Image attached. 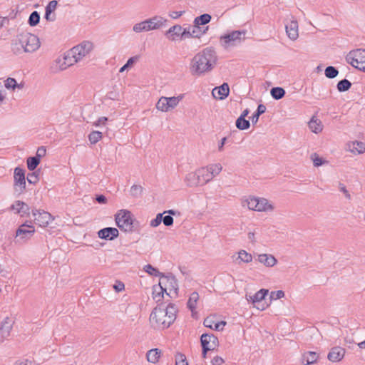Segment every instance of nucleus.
<instances>
[{"label": "nucleus", "mask_w": 365, "mask_h": 365, "mask_svg": "<svg viewBox=\"0 0 365 365\" xmlns=\"http://www.w3.org/2000/svg\"><path fill=\"white\" fill-rule=\"evenodd\" d=\"M319 354L315 351H307L303 354L302 361L304 365H311L317 361Z\"/></svg>", "instance_id": "25"}, {"label": "nucleus", "mask_w": 365, "mask_h": 365, "mask_svg": "<svg viewBox=\"0 0 365 365\" xmlns=\"http://www.w3.org/2000/svg\"><path fill=\"white\" fill-rule=\"evenodd\" d=\"M198 299V293L197 292H192L187 302V307L192 312V314L196 308V304Z\"/></svg>", "instance_id": "32"}, {"label": "nucleus", "mask_w": 365, "mask_h": 365, "mask_svg": "<svg viewBox=\"0 0 365 365\" xmlns=\"http://www.w3.org/2000/svg\"><path fill=\"white\" fill-rule=\"evenodd\" d=\"M102 133L98 130L92 131L88 135V140L91 144H96L102 138Z\"/></svg>", "instance_id": "46"}, {"label": "nucleus", "mask_w": 365, "mask_h": 365, "mask_svg": "<svg viewBox=\"0 0 365 365\" xmlns=\"http://www.w3.org/2000/svg\"><path fill=\"white\" fill-rule=\"evenodd\" d=\"M345 349L341 346H334L329 351L327 359L331 362L340 361L345 355Z\"/></svg>", "instance_id": "16"}, {"label": "nucleus", "mask_w": 365, "mask_h": 365, "mask_svg": "<svg viewBox=\"0 0 365 365\" xmlns=\"http://www.w3.org/2000/svg\"><path fill=\"white\" fill-rule=\"evenodd\" d=\"M181 40H184L187 38H192V33H191V26H188L187 28H185L183 30H182L181 32Z\"/></svg>", "instance_id": "56"}, {"label": "nucleus", "mask_w": 365, "mask_h": 365, "mask_svg": "<svg viewBox=\"0 0 365 365\" xmlns=\"http://www.w3.org/2000/svg\"><path fill=\"white\" fill-rule=\"evenodd\" d=\"M185 182L189 187L200 186L197 170L188 173L185 177Z\"/></svg>", "instance_id": "24"}, {"label": "nucleus", "mask_w": 365, "mask_h": 365, "mask_svg": "<svg viewBox=\"0 0 365 365\" xmlns=\"http://www.w3.org/2000/svg\"><path fill=\"white\" fill-rule=\"evenodd\" d=\"M247 207L250 210L256 211L257 206L258 205V197H250L247 200Z\"/></svg>", "instance_id": "52"}, {"label": "nucleus", "mask_w": 365, "mask_h": 365, "mask_svg": "<svg viewBox=\"0 0 365 365\" xmlns=\"http://www.w3.org/2000/svg\"><path fill=\"white\" fill-rule=\"evenodd\" d=\"M144 271L149 274L150 275L155 276V277H159L160 279H162L163 277H165V274L160 272L157 268L154 267L150 264H146L144 268Z\"/></svg>", "instance_id": "37"}, {"label": "nucleus", "mask_w": 365, "mask_h": 365, "mask_svg": "<svg viewBox=\"0 0 365 365\" xmlns=\"http://www.w3.org/2000/svg\"><path fill=\"white\" fill-rule=\"evenodd\" d=\"M202 357L205 359L209 351H214L219 346V340L213 334L205 333L200 336Z\"/></svg>", "instance_id": "6"}, {"label": "nucleus", "mask_w": 365, "mask_h": 365, "mask_svg": "<svg viewBox=\"0 0 365 365\" xmlns=\"http://www.w3.org/2000/svg\"><path fill=\"white\" fill-rule=\"evenodd\" d=\"M175 365H188L186 357L183 354H177L175 356Z\"/></svg>", "instance_id": "54"}, {"label": "nucleus", "mask_w": 365, "mask_h": 365, "mask_svg": "<svg viewBox=\"0 0 365 365\" xmlns=\"http://www.w3.org/2000/svg\"><path fill=\"white\" fill-rule=\"evenodd\" d=\"M351 83L347 79H342L337 83L336 88L339 92H346L351 87Z\"/></svg>", "instance_id": "41"}, {"label": "nucleus", "mask_w": 365, "mask_h": 365, "mask_svg": "<svg viewBox=\"0 0 365 365\" xmlns=\"http://www.w3.org/2000/svg\"><path fill=\"white\" fill-rule=\"evenodd\" d=\"M211 15L208 14H203L195 19L194 24L200 26H204L208 24L211 21Z\"/></svg>", "instance_id": "36"}, {"label": "nucleus", "mask_w": 365, "mask_h": 365, "mask_svg": "<svg viewBox=\"0 0 365 365\" xmlns=\"http://www.w3.org/2000/svg\"><path fill=\"white\" fill-rule=\"evenodd\" d=\"M266 109H267L266 106L264 104L260 103L258 105L256 111L253 113V115L250 118L252 123L253 124H256L257 123L259 116L265 113Z\"/></svg>", "instance_id": "34"}, {"label": "nucleus", "mask_w": 365, "mask_h": 365, "mask_svg": "<svg viewBox=\"0 0 365 365\" xmlns=\"http://www.w3.org/2000/svg\"><path fill=\"white\" fill-rule=\"evenodd\" d=\"M285 29L286 33L291 40L294 41L298 38V22L297 20H292L285 25Z\"/></svg>", "instance_id": "18"}, {"label": "nucleus", "mask_w": 365, "mask_h": 365, "mask_svg": "<svg viewBox=\"0 0 365 365\" xmlns=\"http://www.w3.org/2000/svg\"><path fill=\"white\" fill-rule=\"evenodd\" d=\"M224 362H225L224 359L221 356H215L211 360L212 365H222Z\"/></svg>", "instance_id": "62"}, {"label": "nucleus", "mask_w": 365, "mask_h": 365, "mask_svg": "<svg viewBox=\"0 0 365 365\" xmlns=\"http://www.w3.org/2000/svg\"><path fill=\"white\" fill-rule=\"evenodd\" d=\"M13 322L9 317H6L1 322L0 327V341L7 339L12 329Z\"/></svg>", "instance_id": "15"}, {"label": "nucleus", "mask_w": 365, "mask_h": 365, "mask_svg": "<svg viewBox=\"0 0 365 365\" xmlns=\"http://www.w3.org/2000/svg\"><path fill=\"white\" fill-rule=\"evenodd\" d=\"M156 108L163 112L169 111L168 106L166 104L165 97L162 96L161 98H160V99L156 103Z\"/></svg>", "instance_id": "49"}, {"label": "nucleus", "mask_w": 365, "mask_h": 365, "mask_svg": "<svg viewBox=\"0 0 365 365\" xmlns=\"http://www.w3.org/2000/svg\"><path fill=\"white\" fill-rule=\"evenodd\" d=\"M167 22V19L160 16H155L153 18L146 19L140 23L135 24L133 27V31L140 33L150 30L159 29Z\"/></svg>", "instance_id": "4"}, {"label": "nucleus", "mask_w": 365, "mask_h": 365, "mask_svg": "<svg viewBox=\"0 0 365 365\" xmlns=\"http://www.w3.org/2000/svg\"><path fill=\"white\" fill-rule=\"evenodd\" d=\"M197 175H199V181L200 186L207 184L210 182L212 178H211V175L210 172L206 168H201L197 170Z\"/></svg>", "instance_id": "23"}, {"label": "nucleus", "mask_w": 365, "mask_h": 365, "mask_svg": "<svg viewBox=\"0 0 365 365\" xmlns=\"http://www.w3.org/2000/svg\"><path fill=\"white\" fill-rule=\"evenodd\" d=\"M160 354L159 349H152L147 352L146 357L149 362L155 364L159 361Z\"/></svg>", "instance_id": "29"}, {"label": "nucleus", "mask_w": 365, "mask_h": 365, "mask_svg": "<svg viewBox=\"0 0 365 365\" xmlns=\"http://www.w3.org/2000/svg\"><path fill=\"white\" fill-rule=\"evenodd\" d=\"M311 159L315 167H319L328 163L326 160L319 157L316 153L312 154Z\"/></svg>", "instance_id": "47"}, {"label": "nucleus", "mask_w": 365, "mask_h": 365, "mask_svg": "<svg viewBox=\"0 0 365 365\" xmlns=\"http://www.w3.org/2000/svg\"><path fill=\"white\" fill-rule=\"evenodd\" d=\"M274 207L272 205L269 203V201L265 198L258 197V205L257 206L256 211L258 212H266L268 210H273Z\"/></svg>", "instance_id": "27"}, {"label": "nucleus", "mask_w": 365, "mask_h": 365, "mask_svg": "<svg viewBox=\"0 0 365 365\" xmlns=\"http://www.w3.org/2000/svg\"><path fill=\"white\" fill-rule=\"evenodd\" d=\"M209 26L206 27H200V26H197L194 24L192 26H191V36L192 38H200L203 34H205L208 30Z\"/></svg>", "instance_id": "31"}, {"label": "nucleus", "mask_w": 365, "mask_h": 365, "mask_svg": "<svg viewBox=\"0 0 365 365\" xmlns=\"http://www.w3.org/2000/svg\"><path fill=\"white\" fill-rule=\"evenodd\" d=\"M203 324L207 328L216 331H222L223 327L227 324V322L225 321H220L215 323L212 317H207L204 319Z\"/></svg>", "instance_id": "19"}, {"label": "nucleus", "mask_w": 365, "mask_h": 365, "mask_svg": "<svg viewBox=\"0 0 365 365\" xmlns=\"http://www.w3.org/2000/svg\"><path fill=\"white\" fill-rule=\"evenodd\" d=\"M163 283H165V282H163ZM161 284H162V282H160L159 288L160 290L158 293H156L155 287V286L153 287V299L155 300L156 303H158V304L164 303L163 302V299L164 298V295H163L164 293H166L167 295L170 296V294L167 292V287H163L161 285Z\"/></svg>", "instance_id": "22"}, {"label": "nucleus", "mask_w": 365, "mask_h": 365, "mask_svg": "<svg viewBox=\"0 0 365 365\" xmlns=\"http://www.w3.org/2000/svg\"><path fill=\"white\" fill-rule=\"evenodd\" d=\"M162 279H164L166 280V283L168 284V288L170 289V292H171L172 290H174L175 295H177L178 285L177 279H175V276H173L172 274H170L169 275L165 274V277H163Z\"/></svg>", "instance_id": "26"}, {"label": "nucleus", "mask_w": 365, "mask_h": 365, "mask_svg": "<svg viewBox=\"0 0 365 365\" xmlns=\"http://www.w3.org/2000/svg\"><path fill=\"white\" fill-rule=\"evenodd\" d=\"M182 28L180 25L176 24L171 26L166 32L165 36L170 41H175L177 37H181Z\"/></svg>", "instance_id": "20"}, {"label": "nucleus", "mask_w": 365, "mask_h": 365, "mask_svg": "<svg viewBox=\"0 0 365 365\" xmlns=\"http://www.w3.org/2000/svg\"><path fill=\"white\" fill-rule=\"evenodd\" d=\"M27 181L29 184H36L39 180L38 177H34V173H30L27 175Z\"/></svg>", "instance_id": "60"}, {"label": "nucleus", "mask_w": 365, "mask_h": 365, "mask_svg": "<svg viewBox=\"0 0 365 365\" xmlns=\"http://www.w3.org/2000/svg\"><path fill=\"white\" fill-rule=\"evenodd\" d=\"M16 86H19V83L14 78H8L5 81V87L8 89L14 90Z\"/></svg>", "instance_id": "53"}, {"label": "nucleus", "mask_w": 365, "mask_h": 365, "mask_svg": "<svg viewBox=\"0 0 365 365\" xmlns=\"http://www.w3.org/2000/svg\"><path fill=\"white\" fill-rule=\"evenodd\" d=\"M178 309L173 303H161L155 307L150 315V323L155 329L168 328L176 319Z\"/></svg>", "instance_id": "2"}, {"label": "nucleus", "mask_w": 365, "mask_h": 365, "mask_svg": "<svg viewBox=\"0 0 365 365\" xmlns=\"http://www.w3.org/2000/svg\"><path fill=\"white\" fill-rule=\"evenodd\" d=\"M138 60V56H133V57H130L128 61L127 62L125 63V65H123L119 70V72L120 73H123L124 71H125L126 69L130 68Z\"/></svg>", "instance_id": "50"}, {"label": "nucleus", "mask_w": 365, "mask_h": 365, "mask_svg": "<svg viewBox=\"0 0 365 365\" xmlns=\"http://www.w3.org/2000/svg\"><path fill=\"white\" fill-rule=\"evenodd\" d=\"M41 160L35 156L29 157L26 160L27 168L30 171H34L39 165Z\"/></svg>", "instance_id": "40"}, {"label": "nucleus", "mask_w": 365, "mask_h": 365, "mask_svg": "<svg viewBox=\"0 0 365 365\" xmlns=\"http://www.w3.org/2000/svg\"><path fill=\"white\" fill-rule=\"evenodd\" d=\"M354 147L351 152L357 154H362L365 152V143L361 141H355L353 143Z\"/></svg>", "instance_id": "45"}, {"label": "nucleus", "mask_w": 365, "mask_h": 365, "mask_svg": "<svg viewBox=\"0 0 365 365\" xmlns=\"http://www.w3.org/2000/svg\"><path fill=\"white\" fill-rule=\"evenodd\" d=\"M215 49L207 47L196 53L191 59L190 71L193 76H200L213 70L217 62Z\"/></svg>", "instance_id": "1"}, {"label": "nucleus", "mask_w": 365, "mask_h": 365, "mask_svg": "<svg viewBox=\"0 0 365 365\" xmlns=\"http://www.w3.org/2000/svg\"><path fill=\"white\" fill-rule=\"evenodd\" d=\"M206 168L210 172L211 175V178H213L216 175H217L222 170V167L220 163L212 164L206 167Z\"/></svg>", "instance_id": "42"}, {"label": "nucleus", "mask_w": 365, "mask_h": 365, "mask_svg": "<svg viewBox=\"0 0 365 365\" xmlns=\"http://www.w3.org/2000/svg\"><path fill=\"white\" fill-rule=\"evenodd\" d=\"M269 290L267 289H261L258 292H257L253 296H250V301L253 304L261 302L263 299H264L265 297L268 294ZM258 309L264 310L266 309V306L262 304L261 306L255 305Z\"/></svg>", "instance_id": "14"}, {"label": "nucleus", "mask_w": 365, "mask_h": 365, "mask_svg": "<svg viewBox=\"0 0 365 365\" xmlns=\"http://www.w3.org/2000/svg\"><path fill=\"white\" fill-rule=\"evenodd\" d=\"M230 94V87L227 83H223L221 86L212 89V95L219 100L225 99Z\"/></svg>", "instance_id": "13"}, {"label": "nucleus", "mask_w": 365, "mask_h": 365, "mask_svg": "<svg viewBox=\"0 0 365 365\" xmlns=\"http://www.w3.org/2000/svg\"><path fill=\"white\" fill-rule=\"evenodd\" d=\"M96 200L97 202L100 203V204H105L107 202V198L105 195H97L96 196Z\"/></svg>", "instance_id": "63"}, {"label": "nucleus", "mask_w": 365, "mask_h": 365, "mask_svg": "<svg viewBox=\"0 0 365 365\" xmlns=\"http://www.w3.org/2000/svg\"><path fill=\"white\" fill-rule=\"evenodd\" d=\"M25 170L16 167L14 172V191L16 197H19L26 191Z\"/></svg>", "instance_id": "7"}, {"label": "nucleus", "mask_w": 365, "mask_h": 365, "mask_svg": "<svg viewBox=\"0 0 365 365\" xmlns=\"http://www.w3.org/2000/svg\"><path fill=\"white\" fill-rule=\"evenodd\" d=\"M58 5V1L56 0H52L49 1V3L46 6L45 10L49 11L51 13H53L56 10Z\"/></svg>", "instance_id": "57"}, {"label": "nucleus", "mask_w": 365, "mask_h": 365, "mask_svg": "<svg viewBox=\"0 0 365 365\" xmlns=\"http://www.w3.org/2000/svg\"><path fill=\"white\" fill-rule=\"evenodd\" d=\"M237 128L241 130H247L250 127V120L242 116H239L235 122Z\"/></svg>", "instance_id": "38"}, {"label": "nucleus", "mask_w": 365, "mask_h": 365, "mask_svg": "<svg viewBox=\"0 0 365 365\" xmlns=\"http://www.w3.org/2000/svg\"><path fill=\"white\" fill-rule=\"evenodd\" d=\"M19 36L21 45H24V52L32 53L40 47L39 38L36 35L27 33Z\"/></svg>", "instance_id": "8"}, {"label": "nucleus", "mask_w": 365, "mask_h": 365, "mask_svg": "<svg viewBox=\"0 0 365 365\" xmlns=\"http://www.w3.org/2000/svg\"><path fill=\"white\" fill-rule=\"evenodd\" d=\"M16 205H20V207L16 208V213L21 214V216L29 215L30 207L26 203L21 200H16Z\"/></svg>", "instance_id": "39"}, {"label": "nucleus", "mask_w": 365, "mask_h": 365, "mask_svg": "<svg viewBox=\"0 0 365 365\" xmlns=\"http://www.w3.org/2000/svg\"><path fill=\"white\" fill-rule=\"evenodd\" d=\"M35 232L34 227L26 222L22 224L16 231V236H22V238H29Z\"/></svg>", "instance_id": "17"}, {"label": "nucleus", "mask_w": 365, "mask_h": 365, "mask_svg": "<svg viewBox=\"0 0 365 365\" xmlns=\"http://www.w3.org/2000/svg\"><path fill=\"white\" fill-rule=\"evenodd\" d=\"M238 257L240 260L245 263H249L252 260V256L251 254L247 252L245 250H242L238 252Z\"/></svg>", "instance_id": "48"}, {"label": "nucleus", "mask_w": 365, "mask_h": 365, "mask_svg": "<svg viewBox=\"0 0 365 365\" xmlns=\"http://www.w3.org/2000/svg\"><path fill=\"white\" fill-rule=\"evenodd\" d=\"M93 48V44L88 41H83L81 43L73 47L71 53L74 58V61H79L84 56H87Z\"/></svg>", "instance_id": "9"}, {"label": "nucleus", "mask_w": 365, "mask_h": 365, "mask_svg": "<svg viewBox=\"0 0 365 365\" xmlns=\"http://www.w3.org/2000/svg\"><path fill=\"white\" fill-rule=\"evenodd\" d=\"M184 12H185L184 11H171L169 13V16L172 19H176L180 17Z\"/></svg>", "instance_id": "64"}, {"label": "nucleus", "mask_w": 365, "mask_h": 365, "mask_svg": "<svg viewBox=\"0 0 365 365\" xmlns=\"http://www.w3.org/2000/svg\"><path fill=\"white\" fill-rule=\"evenodd\" d=\"M163 223L166 227H170L174 223V219L170 215H165V216H164V219H163Z\"/></svg>", "instance_id": "59"}, {"label": "nucleus", "mask_w": 365, "mask_h": 365, "mask_svg": "<svg viewBox=\"0 0 365 365\" xmlns=\"http://www.w3.org/2000/svg\"><path fill=\"white\" fill-rule=\"evenodd\" d=\"M270 94L274 100H280L284 97L286 92L282 87H273L270 90Z\"/></svg>", "instance_id": "33"}, {"label": "nucleus", "mask_w": 365, "mask_h": 365, "mask_svg": "<svg viewBox=\"0 0 365 365\" xmlns=\"http://www.w3.org/2000/svg\"><path fill=\"white\" fill-rule=\"evenodd\" d=\"M258 261L268 267H273L277 262V259L273 255L267 254L259 255Z\"/></svg>", "instance_id": "21"}, {"label": "nucleus", "mask_w": 365, "mask_h": 365, "mask_svg": "<svg viewBox=\"0 0 365 365\" xmlns=\"http://www.w3.org/2000/svg\"><path fill=\"white\" fill-rule=\"evenodd\" d=\"M143 187L141 185H133L130 188V195L133 197H138L143 193Z\"/></svg>", "instance_id": "51"}, {"label": "nucleus", "mask_w": 365, "mask_h": 365, "mask_svg": "<svg viewBox=\"0 0 365 365\" xmlns=\"http://www.w3.org/2000/svg\"><path fill=\"white\" fill-rule=\"evenodd\" d=\"M46 153V147L41 146V147L38 148L35 157H36L37 158H39V160H41V158L45 156Z\"/></svg>", "instance_id": "58"}, {"label": "nucleus", "mask_w": 365, "mask_h": 365, "mask_svg": "<svg viewBox=\"0 0 365 365\" xmlns=\"http://www.w3.org/2000/svg\"><path fill=\"white\" fill-rule=\"evenodd\" d=\"M31 212L34 217V222L41 227H46L51 220V215L44 210L33 209Z\"/></svg>", "instance_id": "11"}, {"label": "nucleus", "mask_w": 365, "mask_h": 365, "mask_svg": "<svg viewBox=\"0 0 365 365\" xmlns=\"http://www.w3.org/2000/svg\"><path fill=\"white\" fill-rule=\"evenodd\" d=\"M284 297V292L282 290H277L271 292L269 298L271 300L272 299H279Z\"/></svg>", "instance_id": "55"}, {"label": "nucleus", "mask_w": 365, "mask_h": 365, "mask_svg": "<svg viewBox=\"0 0 365 365\" xmlns=\"http://www.w3.org/2000/svg\"><path fill=\"white\" fill-rule=\"evenodd\" d=\"M324 74L327 78L332 79L338 76L339 70L334 66H329L325 68Z\"/></svg>", "instance_id": "43"}, {"label": "nucleus", "mask_w": 365, "mask_h": 365, "mask_svg": "<svg viewBox=\"0 0 365 365\" xmlns=\"http://www.w3.org/2000/svg\"><path fill=\"white\" fill-rule=\"evenodd\" d=\"M246 33V30L232 31L229 32L220 36V43L225 48H227L230 46H235L245 39Z\"/></svg>", "instance_id": "5"}, {"label": "nucleus", "mask_w": 365, "mask_h": 365, "mask_svg": "<svg viewBox=\"0 0 365 365\" xmlns=\"http://www.w3.org/2000/svg\"><path fill=\"white\" fill-rule=\"evenodd\" d=\"M44 18L48 21H54L56 20V14L46 10Z\"/></svg>", "instance_id": "61"}, {"label": "nucleus", "mask_w": 365, "mask_h": 365, "mask_svg": "<svg viewBox=\"0 0 365 365\" xmlns=\"http://www.w3.org/2000/svg\"><path fill=\"white\" fill-rule=\"evenodd\" d=\"M119 232L117 228L108 227L98 232V237L106 240H113L118 237Z\"/></svg>", "instance_id": "12"}, {"label": "nucleus", "mask_w": 365, "mask_h": 365, "mask_svg": "<svg viewBox=\"0 0 365 365\" xmlns=\"http://www.w3.org/2000/svg\"><path fill=\"white\" fill-rule=\"evenodd\" d=\"M115 220L117 226L122 231L133 232L136 230L135 225L138 222L133 218V215L129 210H121L115 215Z\"/></svg>", "instance_id": "3"}, {"label": "nucleus", "mask_w": 365, "mask_h": 365, "mask_svg": "<svg viewBox=\"0 0 365 365\" xmlns=\"http://www.w3.org/2000/svg\"><path fill=\"white\" fill-rule=\"evenodd\" d=\"M39 21H40L39 13L36 11H33L29 17L28 24L31 26H36V25H38Z\"/></svg>", "instance_id": "44"}, {"label": "nucleus", "mask_w": 365, "mask_h": 365, "mask_svg": "<svg viewBox=\"0 0 365 365\" xmlns=\"http://www.w3.org/2000/svg\"><path fill=\"white\" fill-rule=\"evenodd\" d=\"M183 97L184 94H180L177 97H165L168 110L175 108L178 105L179 102L183 98Z\"/></svg>", "instance_id": "30"}, {"label": "nucleus", "mask_w": 365, "mask_h": 365, "mask_svg": "<svg viewBox=\"0 0 365 365\" xmlns=\"http://www.w3.org/2000/svg\"><path fill=\"white\" fill-rule=\"evenodd\" d=\"M309 128L314 133H320L323 129L322 121L313 116L309 122Z\"/></svg>", "instance_id": "28"}, {"label": "nucleus", "mask_w": 365, "mask_h": 365, "mask_svg": "<svg viewBox=\"0 0 365 365\" xmlns=\"http://www.w3.org/2000/svg\"><path fill=\"white\" fill-rule=\"evenodd\" d=\"M11 51L16 55L21 54L24 51V45H21L19 36L11 42Z\"/></svg>", "instance_id": "35"}, {"label": "nucleus", "mask_w": 365, "mask_h": 365, "mask_svg": "<svg viewBox=\"0 0 365 365\" xmlns=\"http://www.w3.org/2000/svg\"><path fill=\"white\" fill-rule=\"evenodd\" d=\"M346 59L352 66L359 70L365 63V49H356L350 51Z\"/></svg>", "instance_id": "10"}]
</instances>
